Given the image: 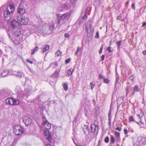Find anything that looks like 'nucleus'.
<instances>
[{"mask_svg": "<svg viewBox=\"0 0 146 146\" xmlns=\"http://www.w3.org/2000/svg\"><path fill=\"white\" fill-rule=\"evenodd\" d=\"M15 9V6L13 5H10L8 6L6 10L4 11V15L5 20L9 21L13 15V12Z\"/></svg>", "mask_w": 146, "mask_h": 146, "instance_id": "nucleus-1", "label": "nucleus"}, {"mask_svg": "<svg viewBox=\"0 0 146 146\" xmlns=\"http://www.w3.org/2000/svg\"><path fill=\"white\" fill-rule=\"evenodd\" d=\"M24 131L23 128L18 125H15L13 127V133L17 135H19L23 133Z\"/></svg>", "mask_w": 146, "mask_h": 146, "instance_id": "nucleus-2", "label": "nucleus"}, {"mask_svg": "<svg viewBox=\"0 0 146 146\" xmlns=\"http://www.w3.org/2000/svg\"><path fill=\"white\" fill-rule=\"evenodd\" d=\"M13 35L14 36L16 37L17 39H19L20 40L22 39V31L19 29L15 30L13 32Z\"/></svg>", "mask_w": 146, "mask_h": 146, "instance_id": "nucleus-3", "label": "nucleus"}, {"mask_svg": "<svg viewBox=\"0 0 146 146\" xmlns=\"http://www.w3.org/2000/svg\"><path fill=\"white\" fill-rule=\"evenodd\" d=\"M17 21L21 24L26 25L29 21V19L24 15H20L17 17Z\"/></svg>", "mask_w": 146, "mask_h": 146, "instance_id": "nucleus-4", "label": "nucleus"}, {"mask_svg": "<svg viewBox=\"0 0 146 146\" xmlns=\"http://www.w3.org/2000/svg\"><path fill=\"white\" fill-rule=\"evenodd\" d=\"M85 29L87 32V36H88L89 37L91 38L93 36L94 33V29L92 25L90 24L89 27L86 26Z\"/></svg>", "mask_w": 146, "mask_h": 146, "instance_id": "nucleus-5", "label": "nucleus"}, {"mask_svg": "<svg viewBox=\"0 0 146 146\" xmlns=\"http://www.w3.org/2000/svg\"><path fill=\"white\" fill-rule=\"evenodd\" d=\"M11 91L7 88L3 89L0 92V95H2L4 97H7L10 94Z\"/></svg>", "mask_w": 146, "mask_h": 146, "instance_id": "nucleus-6", "label": "nucleus"}, {"mask_svg": "<svg viewBox=\"0 0 146 146\" xmlns=\"http://www.w3.org/2000/svg\"><path fill=\"white\" fill-rule=\"evenodd\" d=\"M98 127H99L97 125L95 124H92L90 126V131L91 133H96L97 134L98 130Z\"/></svg>", "mask_w": 146, "mask_h": 146, "instance_id": "nucleus-7", "label": "nucleus"}, {"mask_svg": "<svg viewBox=\"0 0 146 146\" xmlns=\"http://www.w3.org/2000/svg\"><path fill=\"white\" fill-rule=\"evenodd\" d=\"M15 91L17 92L18 95L22 97H24L27 94H25V91H22L21 88L19 86H17L15 89Z\"/></svg>", "mask_w": 146, "mask_h": 146, "instance_id": "nucleus-8", "label": "nucleus"}, {"mask_svg": "<svg viewBox=\"0 0 146 146\" xmlns=\"http://www.w3.org/2000/svg\"><path fill=\"white\" fill-rule=\"evenodd\" d=\"M42 121L43 125L44 126L45 128L48 130L50 129L51 126V124L48 122L45 117H43Z\"/></svg>", "mask_w": 146, "mask_h": 146, "instance_id": "nucleus-9", "label": "nucleus"}, {"mask_svg": "<svg viewBox=\"0 0 146 146\" xmlns=\"http://www.w3.org/2000/svg\"><path fill=\"white\" fill-rule=\"evenodd\" d=\"M70 15V13L68 12L63 14L60 17V19H58V21L57 23V24L60 23V21L64 20L66 18H68Z\"/></svg>", "mask_w": 146, "mask_h": 146, "instance_id": "nucleus-10", "label": "nucleus"}, {"mask_svg": "<svg viewBox=\"0 0 146 146\" xmlns=\"http://www.w3.org/2000/svg\"><path fill=\"white\" fill-rule=\"evenodd\" d=\"M23 121L27 126L30 125L32 122L31 119L30 118L27 117H25L23 118Z\"/></svg>", "mask_w": 146, "mask_h": 146, "instance_id": "nucleus-11", "label": "nucleus"}, {"mask_svg": "<svg viewBox=\"0 0 146 146\" xmlns=\"http://www.w3.org/2000/svg\"><path fill=\"white\" fill-rule=\"evenodd\" d=\"M44 135L46 139L48 141L51 143V136L50 132L48 130H46L44 132Z\"/></svg>", "mask_w": 146, "mask_h": 146, "instance_id": "nucleus-12", "label": "nucleus"}, {"mask_svg": "<svg viewBox=\"0 0 146 146\" xmlns=\"http://www.w3.org/2000/svg\"><path fill=\"white\" fill-rule=\"evenodd\" d=\"M25 11V9L24 7L21 4H20L18 8L17 11L18 13L20 14H22L24 13Z\"/></svg>", "mask_w": 146, "mask_h": 146, "instance_id": "nucleus-13", "label": "nucleus"}, {"mask_svg": "<svg viewBox=\"0 0 146 146\" xmlns=\"http://www.w3.org/2000/svg\"><path fill=\"white\" fill-rule=\"evenodd\" d=\"M25 93L27 94L25 95L26 96H29V94L32 90V86L31 85L28 86L27 88H25Z\"/></svg>", "mask_w": 146, "mask_h": 146, "instance_id": "nucleus-14", "label": "nucleus"}, {"mask_svg": "<svg viewBox=\"0 0 146 146\" xmlns=\"http://www.w3.org/2000/svg\"><path fill=\"white\" fill-rule=\"evenodd\" d=\"M19 23L15 20H13L11 22V26L12 29L18 27L19 25Z\"/></svg>", "mask_w": 146, "mask_h": 146, "instance_id": "nucleus-15", "label": "nucleus"}, {"mask_svg": "<svg viewBox=\"0 0 146 146\" xmlns=\"http://www.w3.org/2000/svg\"><path fill=\"white\" fill-rule=\"evenodd\" d=\"M83 130L85 134L86 135H88L90 132V130L88 129V125H84L82 127Z\"/></svg>", "mask_w": 146, "mask_h": 146, "instance_id": "nucleus-16", "label": "nucleus"}, {"mask_svg": "<svg viewBox=\"0 0 146 146\" xmlns=\"http://www.w3.org/2000/svg\"><path fill=\"white\" fill-rule=\"evenodd\" d=\"M54 25L53 23H52L50 25L49 30H50V31L48 32H47L46 30L47 29H45V31L43 32L44 33L49 34L50 33H51L52 31L54 28Z\"/></svg>", "mask_w": 146, "mask_h": 146, "instance_id": "nucleus-17", "label": "nucleus"}, {"mask_svg": "<svg viewBox=\"0 0 146 146\" xmlns=\"http://www.w3.org/2000/svg\"><path fill=\"white\" fill-rule=\"evenodd\" d=\"M138 140L141 144L145 145L146 143V138L145 137H140L138 138Z\"/></svg>", "mask_w": 146, "mask_h": 146, "instance_id": "nucleus-18", "label": "nucleus"}, {"mask_svg": "<svg viewBox=\"0 0 146 146\" xmlns=\"http://www.w3.org/2000/svg\"><path fill=\"white\" fill-rule=\"evenodd\" d=\"M9 74V71L8 70L6 69L4 70L1 74V76L4 77L7 76Z\"/></svg>", "mask_w": 146, "mask_h": 146, "instance_id": "nucleus-19", "label": "nucleus"}, {"mask_svg": "<svg viewBox=\"0 0 146 146\" xmlns=\"http://www.w3.org/2000/svg\"><path fill=\"white\" fill-rule=\"evenodd\" d=\"M99 78L100 79H103L105 83H108L109 82V80L108 79L106 78L102 74H100L99 75Z\"/></svg>", "mask_w": 146, "mask_h": 146, "instance_id": "nucleus-20", "label": "nucleus"}, {"mask_svg": "<svg viewBox=\"0 0 146 146\" xmlns=\"http://www.w3.org/2000/svg\"><path fill=\"white\" fill-rule=\"evenodd\" d=\"M22 32V36L23 35L27 36H29L30 34V31L29 29H27Z\"/></svg>", "mask_w": 146, "mask_h": 146, "instance_id": "nucleus-21", "label": "nucleus"}, {"mask_svg": "<svg viewBox=\"0 0 146 146\" xmlns=\"http://www.w3.org/2000/svg\"><path fill=\"white\" fill-rule=\"evenodd\" d=\"M13 101V98H8L6 100V103L7 104L12 105V103Z\"/></svg>", "mask_w": 146, "mask_h": 146, "instance_id": "nucleus-22", "label": "nucleus"}, {"mask_svg": "<svg viewBox=\"0 0 146 146\" xmlns=\"http://www.w3.org/2000/svg\"><path fill=\"white\" fill-rule=\"evenodd\" d=\"M58 65V64L56 62H52L50 64V66L53 69L56 68Z\"/></svg>", "mask_w": 146, "mask_h": 146, "instance_id": "nucleus-23", "label": "nucleus"}, {"mask_svg": "<svg viewBox=\"0 0 146 146\" xmlns=\"http://www.w3.org/2000/svg\"><path fill=\"white\" fill-rule=\"evenodd\" d=\"M13 73L15 75L18 77L21 78L22 76V73L20 71H15Z\"/></svg>", "mask_w": 146, "mask_h": 146, "instance_id": "nucleus-24", "label": "nucleus"}, {"mask_svg": "<svg viewBox=\"0 0 146 146\" xmlns=\"http://www.w3.org/2000/svg\"><path fill=\"white\" fill-rule=\"evenodd\" d=\"M50 48V46L48 45H46L43 48L42 52H41V53H43L44 52L48 50Z\"/></svg>", "mask_w": 146, "mask_h": 146, "instance_id": "nucleus-25", "label": "nucleus"}, {"mask_svg": "<svg viewBox=\"0 0 146 146\" xmlns=\"http://www.w3.org/2000/svg\"><path fill=\"white\" fill-rule=\"evenodd\" d=\"M39 49L38 46H36L34 48L31 50V54L33 55L34 54L35 52L37 51Z\"/></svg>", "mask_w": 146, "mask_h": 146, "instance_id": "nucleus-26", "label": "nucleus"}, {"mask_svg": "<svg viewBox=\"0 0 146 146\" xmlns=\"http://www.w3.org/2000/svg\"><path fill=\"white\" fill-rule=\"evenodd\" d=\"M60 7L62 8V10L67 9L68 8V5L65 3L62 4Z\"/></svg>", "mask_w": 146, "mask_h": 146, "instance_id": "nucleus-27", "label": "nucleus"}, {"mask_svg": "<svg viewBox=\"0 0 146 146\" xmlns=\"http://www.w3.org/2000/svg\"><path fill=\"white\" fill-rule=\"evenodd\" d=\"M19 103V101L18 100L13 99V102L12 103V105H18Z\"/></svg>", "mask_w": 146, "mask_h": 146, "instance_id": "nucleus-28", "label": "nucleus"}, {"mask_svg": "<svg viewBox=\"0 0 146 146\" xmlns=\"http://www.w3.org/2000/svg\"><path fill=\"white\" fill-rule=\"evenodd\" d=\"M122 42V40H120L119 41H117L116 42V44L117 45V49L118 50H120L121 44Z\"/></svg>", "mask_w": 146, "mask_h": 146, "instance_id": "nucleus-29", "label": "nucleus"}, {"mask_svg": "<svg viewBox=\"0 0 146 146\" xmlns=\"http://www.w3.org/2000/svg\"><path fill=\"white\" fill-rule=\"evenodd\" d=\"M133 89L136 92H138L140 91V89L139 88L138 85H135L133 88Z\"/></svg>", "mask_w": 146, "mask_h": 146, "instance_id": "nucleus-30", "label": "nucleus"}, {"mask_svg": "<svg viewBox=\"0 0 146 146\" xmlns=\"http://www.w3.org/2000/svg\"><path fill=\"white\" fill-rule=\"evenodd\" d=\"M59 75V72L57 71H55L54 72L53 74L51 76V77L52 78L56 77Z\"/></svg>", "mask_w": 146, "mask_h": 146, "instance_id": "nucleus-31", "label": "nucleus"}, {"mask_svg": "<svg viewBox=\"0 0 146 146\" xmlns=\"http://www.w3.org/2000/svg\"><path fill=\"white\" fill-rule=\"evenodd\" d=\"M74 69H72V68L70 69L67 72V74L68 76H71L73 72L74 71Z\"/></svg>", "mask_w": 146, "mask_h": 146, "instance_id": "nucleus-32", "label": "nucleus"}, {"mask_svg": "<svg viewBox=\"0 0 146 146\" xmlns=\"http://www.w3.org/2000/svg\"><path fill=\"white\" fill-rule=\"evenodd\" d=\"M131 88H130L129 86H127L126 87V96H127L128 94L129 93H130L131 92Z\"/></svg>", "mask_w": 146, "mask_h": 146, "instance_id": "nucleus-33", "label": "nucleus"}, {"mask_svg": "<svg viewBox=\"0 0 146 146\" xmlns=\"http://www.w3.org/2000/svg\"><path fill=\"white\" fill-rule=\"evenodd\" d=\"M63 88L65 91H67L68 90V86L67 83H64L62 84Z\"/></svg>", "mask_w": 146, "mask_h": 146, "instance_id": "nucleus-34", "label": "nucleus"}, {"mask_svg": "<svg viewBox=\"0 0 146 146\" xmlns=\"http://www.w3.org/2000/svg\"><path fill=\"white\" fill-rule=\"evenodd\" d=\"M129 119L130 122H137L135 121L134 118L132 116L129 117Z\"/></svg>", "mask_w": 146, "mask_h": 146, "instance_id": "nucleus-35", "label": "nucleus"}, {"mask_svg": "<svg viewBox=\"0 0 146 146\" xmlns=\"http://www.w3.org/2000/svg\"><path fill=\"white\" fill-rule=\"evenodd\" d=\"M135 92H136L133 89L132 90L131 89V92L130 93V96L131 97H133L134 95Z\"/></svg>", "mask_w": 146, "mask_h": 146, "instance_id": "nucleus-36", "label": "nucleus"}, {"mask_svg": "<svg viewBox=\"0 0 146 146\" xmlns=\"http://www.w3.org/2000/svg\"><path fill=\"white\" fill-rule=\"evenodd\" d=\"M115 142V139L113 136L111 137L110 138V143H113Z\"/></svg>", "mask_w": 146, "mask_h": 146, "instance_id": "nucleus-37", "label": "nucleus"}, {"mask_svg": "<svg viewBox=\"0 0 146 146\" xmlns=\"http://www.w3.org/2000/svg\"><path fill=\"white\" fill-rule=\"evenodd\" d=\"M137 123L139 124L140 126L141 127H144V123L142 122V121H141V120H140V121L139 122H137Z\"/></svg>", "mask_w": 146, "mask_h": 146, "instance_id": "nucleus-38", "label": "nucleus"}, {"mask_svg": "<svg viewBox=\"0 0 146 146\" xmlns=\"http://www.w3.org/2000/svg\"><path fill=\"white\" fill-rule=\"evenodd\" d=\"M62 54V52L60 50L57 51L55 53L56 55H57L58 56H59Z\"/></svg>", "mask_w": 146, "mask_h": 146, "instance_id": "nucleus-39", "label": "nucleus"}, {"mask_svg": "<svg viewBox=\"0 0 146 146\" xmlns=\"http://www.w3.org/2000/svg\"><path fill=\"white\" fill-rule=\"evenodd\" d=\"M115 136L117 137V138H119L120 137V133L119 132L115 131Z\"/></svg>", "mask_w": 146, "mask_h": 146, "instance_id": "nucleus-40", "label": "nucleus"}, {"mask_svg": "<svg viewBox=\"0 0 146 146\" xmlns=\"http://www.w3.org/2000/svg\"><path fill=\"white\" fill-rule=\"evenodd\" d=\"M81 50V49L80 47H78L77 50L75 52L74 54L75 55H77L78 54V53L79 51H80Z\"/></svg>", "mask_w": 146, "mask_h": 146, "instance_id": "nucleus-41", "label": "nucleus"}, {"mask_svg": "<svg viewBox=\"0 0 146 146\" xmlns=\"http://www.w3.org/2000/svg\"><path fill=\"white\" fill-rule=\"evenodd\" d=\"M140 114L138 115V116L139 117V118H140V119H141V118H140V117H141L143 116V115H144V113H143V112L141 110H140Z\"/></svg>", "mask_w": 146, "mask_h": 146, "instance_id": "nucleus-42", "label": "nucleus"}, {"mask_svg": "<svg viewBox=\"0 0 146 146\" xmlns=\"http://www.w3.org/2000/svg\"><path fill=\"white\" fill-rule=\"evenodd\" d=\"M135 2H133L132 3L131 5V7L132 9L134 10H135Z\"/></svg>", "mask_w": 146, "mask_h": 146, "instance_id": "nucleus-43", "label": "nucleus"}, {"mask_svg": "<svg viewBox=\"0 0 146 146\" xmlns=\"http://www.w3.org/2000/svg\"><path fill=\"white\" fill-rule=\"evenodd\" d=\"M109 141V138L108 137L106 136L104 140V142L106 143H108Z\"/></svg>", "mask_w": 146, "mask_h": 146, "instance_id": "nucleus-44", "label": "nucleus"}, {"mask_svg": "<svg viewBox=\"0 0 146 146\" xmlns=\"http://www.w3.org/2000/svg\"><path fill=\"white\" fill-rule=\"evenodd\" d=\"M134 78V76L133 75H131L129 78V79L132 82H133V79Z\"/></svg>", "mask_w": 146, "mask_h": 146, "instance_id": "nucleus-45", "label": "nucleus"}, {"mask_svg": "<svg viewBox=\"0 0 146 146\" xmlns=\"http://www.w3.org/2000/svg\"><path fill=\"white\" fill-rule=\"evenodd\" d=\"M103 44H102V45H101V47H100V50L99 51V54H101L102 53V50H103Z\"/></svg>", "mask_w": 146, "mask_h": 146, "instance_id": "nucleus-46", "label": "nucleus"}, {"mask_svg": "<svg viewBox=\"0 0 146 146\" xmlns=\"http://www.w3.org/2000/svg\"><path fill=\"white\" fill-rule=\"evenodd\" d=\"M71 59L70 58H68V59L66 60L65 61V63L66 64L68 63L70 61Z\"/></svg>", "mask_w": 146, "mask_h": 146, "instance_id": "nucleus-47", "label": "nucleus"}, {"mask_svg": "<svg viewBox=\"0 0 146 146\" xmlns=\"http://www.w3.org/2000/svg\"><path fill=\"white\" fill-rule=\"evenodd\" d=\"M90 85H91V89L92 90H93L95 86V84L91 82L90 83Z\"/></svg>", "mask_w": 146, "mask_h": 146, "instance_id": "nucleus-48", "label": "nucleus"}, {"mask_svg": "<svg viewBox=\"0 0 146 146\" xmlns=\"http://www.w3.org/2000/svg\"><path fill=\"white\" fill-rule=\"evenodd\" d=\"M129 131L131 133H133L134 132V130L133 128L131 127H130L128 129Z\"/></svg>", "mask_w": 146, "mask_h": 146, "instance_id": "nucleus-49", "label": "nucleus"}, {"mask_svg": "<svg viewBox=\"0 0 146 146\" xmlns=\"http://www.w3.org/2000/svg\"><path fill=\"white\" fill-rule=\"evenodd\" d=\"M95 37L96 38H99V33L98 31H97L96 32Z\"/></svg>", "mask_w": 146, "mask_h": 146, "instance_id": "nucleus-50", "label": "nucleus"}, {"mask_svg": "<svg viewBox=\"0 0 146 146\" xmlns=\"http://www.w3.org/2000/svg\"><path fill=\"white\" fill-rule=\"evenodd\" d=\"M119 79V78H116V80H115V87H116V85L117 84H118V82Z\"/></svg>", "mask_w": 146, "mask_h": 146, "instance_id": "nucleus-51", "label": "nucleus"}, {"mask_svg": "<svg viewBox=\"0 0 146 146\" xmlns=\"http://www.w3.org/2000/svg\"><path fill=\"white\" fill-rule=\"evenodd\" d=\"M78 117V115H77V117L74 118V120L73 121V124H74V123H75V124H76V122L77 121V117Z\"/></svg>", "mask_w": 146, "mask_h": 146, "instance_id": "nucleus-52", "label": "nucleus"}, {"mask_svg": "<svg viewBox=\"0 0 146 146\" xmlns=\"http://www.w3.org/2000/svg\"><path fill=\"white\" fill-rule=\"evenodd\" d=\"M87 16L86 15V12L85 13V14L84 15V16L83 17H82V19H87Z\"/></svg>", "mask_w": 146, "mask_h": 146, "instance_id": "nucleus-53", "label": "nucleus"}, {"mask_svg": "<svg viewBox=\"0 0 146 146\" xmlns=\"http://www.w3.org/2000/svg\"><path fill=\"white\" fill-rule=\"evenodd\" d=\"M105 57V55L104 54H102L101 56V60L103 61L104 60V58Z\"/></svg>", "mask_w": 146, "mask_h": 146, "instance_id": "nucleus-54", "label": "nucleus"}, {"mask_svg": "<svg viewBox=\"0 0 146 146\" xmlns=\"http://www.w3.org/2000/svg\"><path fill=\"white\" fill-rule=\"evenodd\" d=\"M110 48H111V47H110V46H109V47H108L107 48V50H108V51L109 52H110V53L111 52H112V50H111Z\"/></svg>", "mask_w": 146, "mask_h": 146, "instance_id": "nucleus-55", "label": "nucleus"}, {"mask_svg": "<svg viewBox=\"0 0 146 146\" xmlns=\"http://www.w3.org/2000/svg\"><path fill=\"white\" fill-rule=\"evenodd\" d=\"M27 61L28 63H30L31 64H32L33 63V62L32 61L30 60L29 59H27Z\"/></svg>", "mask_w": 146, "mask_h": 146, "instance_id": "nucleus-56", "label": "nucleus"}, {"mask_svg": "<svg viewBox=\"0 0 146 146\" xmlns=\"http://www.w3.org/2000/svg\"><path fill=\"white\" fill-rule=\"evenodd\" d=\"M70 36L69 34L67 33H65L64 34V37L66 38H68Z\"/></svg>", "mask_w": 146, "mask_h": 146, "instance_id": "nucleus-57", "label": "nucleus"}, {"mask_svg": "<svg viewBox=\"0 0 146 146\" xmlns=\"http://www.w3.org/2000/svg\"><path fill=\"white\" fill-rule=\"evenodd\" d=\"M116 130L119 131H121V127H117L116 128Z\"/></svg>", "mask_w": 146, "mask_h": 146, "instance_id": "nucleus-58", "label": "nucleus"}, {"mask_svg": "<svg viewBox=\"0 0 146 146\" xmlns=\"http://www.w3.org/2000/svg\"><path fill=\"white\" fill-rule=\"evenodd\" d=\"M122 19V17L121 15L118 16L117 17V19L121 20Z\"/></svg>", "mask_w": 146, "mask_h": 146, "instance_id": "nucleus-59", "label": "nucleus"}, {"mask_svg": "<svg viewBox=\"0 0 146 146\" xmlns=\"http://www.w3.org/2000/svg\"><path fill=\"white\" fill-rule=\"evenodd\" d=\"M124 131L125 134H127L128 133V131L127 129H124Z\"/></svg>", "mask_w": 146, "mask_h": 146, "instance_id": "nucleus-60", "label": "nucleus"}, {"mask_svg": "<svg viewBox=\"0 0 146 146\" xmlns=\"http://www.w3.org/2000/svg\"><path fill=\"white\" fill-rule=\"evenodd\" d=\"M76 1V0H71L70 1L72 4H74Z\"/></svg>", "mask_w": 146, "mask_h": 146, "instance_id": "nucleus-61", "label": "nucleus"}, {"mask_svg": "<svg viewBox=\"0 0 146 146\" xmlns=\"http://www.w3.org/2000/svg\"><path fill=\"white\" fill-rule=\"evenodd\" d=\"M145 26H146V22H144L143 23V25L142 27H143Z\"/></svg>", "mask_w": 146, "mask_h": 146, "instance_id": "nucleus-62", "label": "nucleus"}, {"mask_svg": "<svg viewBox=\"0 0 146 146\" xmlns=\"http://www.w3.org/2000/svg\"><path fill=\"white\" fill-rule=\"evenodd\" d=\"M111 111L110 110L109 112L108 113V116H110L111 117Z\"/></svg>", "mask_w": 146, "mask_h": 146, "instance_id": "nucleus-63", "label": "nucleus"}, {"mask_svg": "<svg viewBox=\"0 0 146 146\" xmlns=\"http://www.w3.org/2000/svg\"><path fill=\"white\" fill-rule=\"evenodd\" d=\"M142 53H143V54H144V55H146V50L143 51V52Z\"/></svg>", "mask_w": 146, "mask_h": 146, "instance_id": "nucleus-64", "label": "nucleus"}]
</instances>
